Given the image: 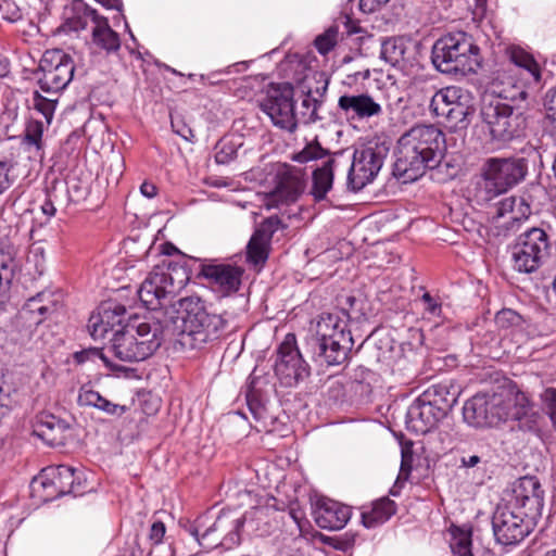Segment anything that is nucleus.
<instances>
[{
	"label": "nucleus",
	"instance_id": "27",
	"mask_svg": "<svg viewBox=\"0 0 556 556\" xmlns=\"http://www.w3.org/2000/svg\"><path fill=\"white\" fill-rule=\"evenodd\" d=\"M276 188L267 194L266 205L276 207L280 204L294 202L302 191L299 176H276Z\"/></svg>",
	"mask_w": 556,
	"mask_h": 556
},
{
	"label": "nucleus",
	"instance_id": "1",
	"mask_svg": "<svg viewBox=\"0 0 556 556\" xmlns=\"http://www.w3.org/2000/svg\"><path fill=\"white\" fill-rule=\"evenodd\" d=\"M464 420L472 427H489L501 421L515 420L523 431L540 428L541 415L529 396L515 386L502 387L497 392L477 393L463 407Z\"/></svg>",
	"mask_w": 556,
	"mask_h": 556
},
{
	"label": "nucleus",
	"instance_id": "59",
	"mask_svg": "<svg viewBox=\"0 0 556 556\" xmlns=\"http://www.w3.org/2000/svg\"><path fill=\"white\" fill-rule=\"evenodd\" d=\"M39 111L43 114L47 122L50 123L53 113H54V102L53 101H46V102H39L36 104Z\"/></svg>",
	"mask_w": 556,
	"mask_h": 556
},
{
	"label": "nucleus",
	"instance_id": "51",
	"mask_svg": "<svg viewBox=\"0 0 556 556\" xmlns=\"http://www.w3.org/2000/svg\"><path fill=\"white\" fill-rule=\"evenodd\" d=\"M313 177V186H312V194L316 200H321L325 198L326 193L332 187V178L333 176H312Z\"/></svg>",
	"mask_w": 556,
	"mask_h": 556
},
{
	"label": "nucleus",
	"instance_id": "3",
	"mask_svg": "<svg viewBox=\"0 0 556 556\" xmlns=\"http://www.w3.org/2000/svg\"><path fill=\"white\" fill-rule=\"evenodd\" d=\"M311 339L313 357L328 366L340 365L353 348V338L348 330V315L344 312L323 313L314 326Z\"/></svg>",
	"mask_w": 556,
	"mask_h": 556
},
{
	"label": "nucleus",
	"instance_id": "62",
	"mask_svg": "<svg viewBox=\"0 0 556 556\" xmlns=\"http://www.w3.org/2000/svg\"><path fill=\"white\" fill-rule=\"evenodd\" d=\"M204 182L208 186L216 187V188L229 186L227 177H224V176H205Z\"/></svg>",
	"mask_w": 556,
	"mask_h": 556
},
{
	"label": "nucleus",
	"instance_id": "58",
	"mask_svg": "<svg viewBox=\"0 0 556 556\" xmlns=\"http://www.w3.org/2000/svg\"><path fill=\"white\" fill-rule=\"evenodd\" d=\"M172 127L174 131L186 141H192L193 132L192 129L184 123L172 119Z\"/></svg>",
	"mask_w": 556,
	"mask_h": 556
},
{
	"label": "nucleus",
	"instance_id": "5",
	"mask_svg": "<svg viewBox=\"0 0 556 556\" xmlns=\"http://www.w3.org/2000/svg\"><path fill=\"white\" fill-rule=\"evenodd\" d=\"M510 63L498 71L491 83L493 99L511 100L525 99V83H539L541 68L533 56L517 46L506 49Z\"/></svg>",
	"mask_w": 556,
	"mask_h": 556
},
{
	"label": "nucleus",
	"instance_id": "6",
	"mask_svg": "<svg viewBox=\"0 0 556 556\" xmlns=\"http://www.w3.org/2000/svg\"><path fill=\"white\" fill-rule=\"evenodd\" d=\"M181 319L180 343L190 349H200L204 344L220 338L225 319L210 314L199 298H184L178 302Z\"/></svg>",
	"mask_w": 556,
	"mask_h": 556
},
{
	"label": "nucleus",
	"instance_id": "60",
	"mask_svg": "<svg viewBox=\"0 0 556 556\" xmlns=\"http://www.w3.org/2000/svg\"><path fill=\"white\" fill-rule=\"evenodd\" d=\"M53 198L55 197L51 192H48V199L40 206L41 212L48 217V219L54 216L56 211L54 207Z\"/></svg>",
	"mask_w": 556,
	"mask_h": 556
},
{
	"label": "nucleus",
	"instance_id": "39",
	"mask_svg": "<svg viewBox=\"0 0 556 556\" xmlns=\"http://www.w3.org/2000/svg\"><path fill=\"white\" fill-rule=\"evenodd\" d=\"M247 403L249 409L256 421L255 428L257 431H271V425L274 422V417L268 413V409L254 393L253 390H249L247 393Z\"/></svg>",
	"mask_w": 556,
	"mask_h": 556
},
{
	"label": "nucleus",
	"instance_id": "26",
	"mask_svg": "<svg viewBox=\"0 0 556 556\" xmlns=\"http://www.w3.org/2000/svg\"><path fill=\"white\" fill-rule=\"evenodd\" d=\"M525 176H479L476 182V198L488 202L517 185Z\"/></svg>",
	"mask_w": 556,
	"mask_h": 556
},
{
	"label": "nucleus",
	"instance_id": "36",
	"mask_svg": "<svg viewBox=\"0 0 556 556\" xmlns=\"http://www.w3.org/2000/svg\"><path fill=\"white\" fill-rule=\"evenodd\" d=\"M382 164L381 155L372 148L355 150L349 174H378Z\"/></svg>",
	"mask_w": 556,
	"mask_h": 556
},
{
	"label": "nucleus",
	"instance_id": "46",
	"mask_svg": "<svg viewBox=\"0 0 556 556\" xmlns=\"http://www.w3.org/2000/svg\"><path fill=\"white\" fill-rule=\"evenodd\" d=\"M52 184L54 187L63 184L67 188V193L72 201H80L88 193V187L81 185L80 176H66L65 180L54 179Z\"/></svg>",
	"mask_w": 556,
	"mask_h": 556
},
{
	"label": "nucleus",
	"instance_id": "41",
	"mask_svg": "<svg viewBox=\"0 0 556 556\" xmlns=\"http://www.w3.org/2000/svg\"><path fill=\"white\" fill-rule=\"evenodd\" d=\"M242 146L240 136L229 135L223 137L215 146V161L217 164H228L236 159L238 149Z\"/></svg>",
	"mask_w": 556,
	"mask_h": 556
},
{
	"label": "nucleus",
	"instance_id": "4",
	"mask_svg": "<svg viewBox=\"0 0 556 556\" xmlns=\"http://www.w3.org/2000/svg\"><path fill=\"white\" fill-rule=\"evenodd\" d=\"M243 523L244 517L237 511L222 510L217 515L205 513L193 521H186L182 527L204 549H231L240 543Z\"/></svg>",
	"mask_w": 556,
	"mask_h": 556
},
{
	"label": "nucleus",
	"instance_id": "30",
	"mask_svg": "<svg viewBox=\"0 0 556 556\" xmlns=\"http://www.w3.org/2000/svg\"><path fill=\"white\" fill-rule=\"evenodd\" d=\"M14 250L9 243H0V309L8 300V292L15 271Z\"/></svg>",
	"mask_w": 556,
	"mask_h": 556
},
{
	"label": "nucleus",
	"instance_id": "20",
	"mask_svg": "<svg viewBox=\"0 0 556 556\" xmlns=\"http://www.w3.org/2000/svg\"><path fill=\"white\" fill-rule=\"evenodd\" d=\"M242 269L230 264H203L200 275L218 296H227L239 290Z\"/></svg>",
	"mask_w": 556,
	"mask_h": 556
},
{
	"label": "nucleus",
	"instance_id": "37",
	"mask_svg": "<svg viewBox=\"0 0 556 556\" xmlns=\"http://www.w3.org/2000/svg\"><path fill=\"white\" fill-rule=\"evenodd\" d=\"M318 160H321V164L309 166L311 174H333L334 160L329 155L324 156V150L319 146L309 144L296 155V161L301 163Z\"/></svg>",
	"mask_w": 556,
	"mask_h": 556
},
{
	"label": "nucleus",
	"instance_id": "15",
	"mask_svg": "<svg viewBox=\"0 0 556 556\" xmlns=\"http://www.w3.org/2000/svg\"><path fill=\"white\" fill-rule=\"evenodd\" d=\"M480 115L495 140H510L518 132V115L514 114L510 105L500 99L484 98Z\"/></svg>",
	"mask_w": 556,
	"mask_h": 556
},
{
	"label": "nucleus",
	"instance_id": "48",
	"mask_svg": "<svg viewBox=\"0 0 556 556\" xmlns=\"http://www.w3.org/2000/svg\"><path fill=\"white\" fill-rule=\"evenodd\" d=\"M495 325L501 330H509L520 327L522 324L521 316L510 308H504L495 315Z\"/></svg>",
	"mask_w": 556,
	"mask_h": 556
},
{
	"label": "nucleus",
	"instance_id": "47",
	"mask_svg": "<svg viewBox=\"0 0 556 556\" xmlns=\"http://www.w3.org/2000/svg\"><path fill=\"white\" fill-rule=\"evenodd\" d=\"M43 134V124L40 121H30L25 129L24 144L34 148L36 151L41 149Z\"/></svg>",
	"mask_w": 556,
	"mask_h": 556
},
{
	"label": "nucleus",
	"instance_id": "56",
	"mask_svg": "<svg viewBox=\"0 0 556 556\" xmlns=\"http://www.w3.org/2000/svg\"><path fill=\"white\" fill-rule=\"evenodd\" d=\"M375 176H346V188L352 192L361 191L374 181Z\"/></svg>",
	"mask_w": 556,
	"mask_h": 556
},
{
	"label": "nucleus",
	"instance_id": "53",
	"mask_svg": "<svg viewBox=\"0 0 556 556\" xmlns=\"http://www.w3.org/2000/svg\"><path fill=\"white\" fill-rule=\"evenodd\" d=\"M165 533H166V527H165L164 522L161 520H157V519L153 520V522L151 523V527H150L149 535H148L150 544L152 546H157L161 543H163Z\"/></svg>",
	"mask_w": 556,
	"mask_h": 556
},
{
	"label": "nucleus",
	"instance_id": "16",
	"mask_svg": "<svg viewBox=\"0 0 556 556\" xmlns=\"http://www.w3.org/2000/svg\"><path fill=\"white\" fill-rule=\"evenodd\" d=\"M275 374L285 387H293L309 375L293 333H288L278 348Z\"/></svg>",
	"mask_w": 556,
	"mask_h": 556
},
{
	"label": "nucleus",
	"instance_id": "31",
	"mask_svg": "<svg viewBox=\"0 0 556 556\" xmlns=\"http://www.w3.org/2000/svg\"><path fill=\"white\" fill-rule=\"evenodd\" d=\"M380 58L394 67L404 68L409 59L407 42L402 37L382 40Z\"/></svg>",
	"mask_w": 556,
	"mask_h": 556
},
{
	"label": "nucleus",
	"instance_id": "2",
	"mask_svg": "<svg viewBox=\"0 0 556 556\" xmlns=\"http://www.w3.org/2000/svg\"><path fill=\"white\" fill-rule=\"evenodd\" d=\"M444 134L434 125L418 124L404 132L397 141L396 174H425L441 160Z\"/></svg>",
	"mask_w": 556,
	"mask_h": 556
},
{
	"label": "nucleus",
	"instance_id": "21",
	"mask_svg": "<svg viewBox=\"0 0 556 556\" xmlns=\"http://www.w3.org/2000/svg\"><path fill=\"white\" fill-rule=\"evenodd\" d=\"M430 395H419L409 405L406 413V427L416 434H426L445 418L443 410L427 401Z\"/></svg>",
	"mask_w": 556,
	"mask_h": 556
},
{
	"label": "nucleus",
	"instance_id": "19",
	"mask_svg": "<svg viewBox=\"0 0 556 556\" xmlns=\"http://www.w3.org/2000/svg\"><path fill=\"white\" fill-rule=\"evenodd\" d=\"M531 215V207L523 198L509 197L500 201L492 217L493 231L506 237L519 228Z\"/></svg>",
	"mask_w": 556,
	"mask_h": 556
},
{
	"label": "nucleus",
	"instance_id": "24",
	"mask_svg": "<svg viewBox=\"0 0 556 556\" xmlns=\"http://www.w3.org/2000/svg\"><path fill=\"white\" fill-rule=\"evenodd\" d=\"M125 308L121 305H103L93 312L88 320V331L93 340H103L110 332L115 333L122 326Z\"/></svg>",
	"mask_w": 556,
	"mask_h": 556
},
{
	"label": "nucleus",
	"instance_id": "14",
	"mask_svg": "<svg viewBox=\"0 0 556 556\" xmlns=\"http://www.w3.org/2000/svg\"><path fill=\"white\" fill-rule=\"evenodd\" d=\"M536 526V521L505 505L497 507L492 518L494 538L502 545L520 543Z\"/></svg>",
	"mask_w": 556,
	"mask_h": 556
},
{
	"label": "nucleus",
	"instance_id": "25",
	"mask_svg": "<svg viewBox=\"0 0 556 556\" xmlns=\"http://www.w3.org/2000/svg\"><path fill=\"white\" fill-rule=\"evenodd\" d=\"M68 431L70 425L52 414L39 415L34 427V434L51 446L63 445Z\"/></svg>",
	"mask_w": 556,
	"mask_h": 556
},
{
	"label": "nucleus",
	"instance_id": "43",
	"mask_svg": "<svg viewBox=\"0 0 556 556\" xmlns=\"http://www.w3.org/2000/svg\"><path fill=\"white\" fill-rule=\"evenodd\" d=\"M268 242L252 236L248 243L247 258L254 265L264 264L268 257Z\"/></svg>",
	"mask_w": 556,
	"mask_h": 556
},
{
	"label": "nucleus",
	"instance_id": "45",
	"mask_svg": "<svg viewBox=\"0 0 556 556\" xmlns=\"http://www.w3.org/2000/svg\"><path fill=\"white\" fill-rule=\"evenodd\" d=\"M339 28L338 26H330L323 34L318 35L314 40L316 50L326 55L329 53L338 43Z\"/></svg>",
	"mask_w": 556,
	"mask_h": 556
},
{
	"label": "nucleus",
	"instance_id": "52",
	"mask_svg": "<svg viewBox=\"0 0 556 556\" xmlns=\"http://www.w3.org/2000/svg\"><path fill=\"white\" fill-rule=\"evenodd\" d=\"M544 409L546 410L549 419L556 430V389L547 388L541 395Z\"/></svg>",
	"mask_w": 556,
	"mask_h": 556
},
{
	"label": "nucleus",
	"instance_id": "61",
	"mask_svg": "<svg viewBox=\"0 0 556 556\" xmlns=\"http://www.w3.org/2000/svg\"><path fill=\"white\" fill-rule=\"evenodd\" d=\"M383 2H378L377 0H359L358 7L359 10L364 13H372L375 12Z\"/></svg>",
	"mask_w": 556,
	"mask_h": 556
},
{
	"label": "nucleus",
	"instance_id": "22",
	"mask_svg": "<svg viewBox=\"0 0 556 556\" xmlns=\"http://www.w3.org/2000/svg\"><path fill=\"white\" fill-rule=\"evenodd\" d=\"M338 108L349 121H369L382 114V105L369 93L342 94Z\"/></svg>",
	"mask_w": 556,
	"mask_h": 556
},
{
	"label": "nucleus",
	"instance_id": "12",
	"mask_svg": "<svg viewBox=\"0 0 556 556\" xmlns=\"http://www.w3.org/2000/svg\"><path fill=\"white\" fill-rule=\"evenodd\" d=\"M549 254L546 232L541 228H531L520 235L515 245L514 266L520 273L535 271Z\"/></svg>",
	"mask_w": 556,
	"mask_h": 556
},
{
	"label": "nucleus",
	"instance_id": "42",
	"mask_svg": "<svg viewBox=\"0 0 556 556\" xmlns=\"http://www.w3.org/2000/svg\"><path fill=\"white\" fill-rule=\"evenodd\" d=\"M544 130L556 139V87L547 91L544 99Z\"/></svg>",
	"mask_w": 556,
	"mask_h": 556
},
{
	"label": "nucleus",
	"instance_id": "32",
	"mask_svg": "<svg viewBox=\"0 0 556 556\" xmlns=\"http://www.w3.org/2000/svg\"><path fill=\"white\" fill-rule=\"evenodd\" d=\"M97 21L91 29L92 43L106 53L118 51L121 47L118 34L110 27L106 17L101 16Z\"/></svg>",
	"mask_w": 556,
	"mask_h": 556
},
{
	"label": "nucleus",
	"instance_id": "8",
	"mask_svg": "<svg viewBox=\"0 0 556 556\" xmlns=\"http://www.w3.org/2000/svg\"><path fill=\"white\" fill-rule=\"evenodd\" d=\"M162 343L161 325L135 320L113 334L110 352L123 362H140L151 356Z\"/></svg>",
	"mask_w": 556,
	"mask_h": 556
},
{
	"label": "nucleus",
	"instance_id": "49",
	"mask_svg": "<svg viewBox=\"0 0 556 556\" xmlns=\"http://www.w3.org/2000/svg\"><path fill=\"white\" fill-rule=\"evenodd\" d=\"M281 222L277 216L266 218L253 233L254 237L270 243L273 235L280 228Z\"/></svg>",
	"mask_w": 556,
	"mask_h": 556
},
{
	"label": "nucleus",
	"instance_id": "13",
	"mask_svg": "<svg viewBox=\"0 0 556 556\" xmlns=\"http://www.w3.org/2000/svg\"><path fill=\"white\" fill-rule=\"evenodd\" d=\"M72 59L62 50H48L43 53L38 74V85L43 92L56 93L63 90L74 75Z\"/></svg>",
	"mask_w": 556,
	"mask_h": 556
},
{
	"label": "nucleus",
	"instance_id": "18",
	"mask_svg": "<svg viewBox=\"0 0 556 556\" xmlns=\"http://www.w3.org/2000/svg\"><path fill=\"white\" fill-rule=\"evenodd\" d=\"M75 469L66 466H51L41 470L31 482V489L38 492L42 489L46 500H52L75 492Z\"/></svg>",
	"mask_w": 556,
	"mask_h": 556
},
{
	"label": "nucleus",
	"instance_id": "28",
	"mask_svg": "<svg viewBox=\"0 0 556 556\" xmlns=\"http://www.w3.org/2000/svg\"><path fill=\"white\" fill-rule=\"evenodd\" d=\"M56 308V302L51 292H39L28 299L24 304L21 314L34 324H40L47 316Z\"/></svg>",
	"mask_w": 556,
	"mask_h": 556
},
{
	"label": "nucleus",
	"instance_id": "50",
	"mask_svg": "<svg viewBox=\"0 0 556 556\" xmlns=\"http://www.w3.org/2000/svg\"><path fill=\"white\" fill-rule=\"evenodd\" d=\"M78 153L75 154H68L66 148H62V150L59 152V154L55 156L54 164L52 166L53 172H65L70 170L73 172L74 165L77 161Z\"/></svg>",
	"mask_w": 556,
	"mask_h": 556
},
{
	"label": "nucleus",
	"instance_id": "34",
	"mask_svg": "<svg viewBox=\"0 0 556 556\" xmlns=\"http://www.w3.org/2000/svg\"><path fill=\"white\" fill-rule=\"evenodd\" d=\"M395 510V503L388 497H382L374 502L369 509L362 511V522L368 529L376 528L389 520Z\"/></svg>",
	"mask_w": 556,
	"mask_h": 556
},
{
	"label": "nucleus",
	"instance_id": "63",
	"mask_svg": "<svg viewBox=\"0 0 556 556\" xmlns=\"http://www.w3.org/2000/svg\"><path fill=\"white\" fill-rule=\"evenodd\" d=\"M156 186L150 181H143L140 186V192L148 199L153 198L156 194Z\"/></svg>",
	"mask_w": 556,
	"mask_h": 556
},
{
	"label": "nucleus",
	"instance_id": "7",
	"mask_svg": "<svg viewBox=\"0 0 556 556\" xmlns=\"http://www.w3.org/2000/svg\"><path fill=\"white\" fill-rule=\"evenodd\" d=\"M422 100L428 102L430 114L443 118L454 129H465L475 113V98L468 90L458 86H448L435 90L427 86H415Z\"/></svg>",
	"mask_w": 556,
	"mask_h": 556
},
{
	"label": "nucleus",
	"instance_id": "11",
	"mask_svg": "<svg viewBox=\"0 0 556 556\" xmlns=\"http://www.w3.org/2000/svg\"><path fill=\"white\" fill-rule=\"evenodd\" d=\"M293 96V87L289 83L271 84L260 104L261 110L276 127L290 132L294 131L298 125Z\"/></svg>",
	"mask_w": 556,
	"mask_h": 556
},
{
	"label": "nucleus",
	"instance_id": "10",
	"mask_svg": "<svg viewBox=\"0 0 556 556\" xmlns=\"http://www.w3.org/2000/svg\"><path fill=\"white\" fill-rule=\"evenodd\" d=\"M189 280L185 267L163 263L156 265L141 283L138 295L149 309H157L162 301L184 289Z\"/></svg>",
	"mask_w": 556,
	"mask_h": 556
},
{
	"label": "nucleus",
	"instance_id": "55",
	"mask_svg": "<svg viewBox=\"0 0 556 556\" xmlns=\"http://www.w3.org/2000/svg\"><path fill=\"white\" fill-rule=\"evenodd\" d=\"M421 301L424 303V308H425V312L430 316V317H439L441 315V312H442V305L441 303L432 298L428 292L424 293V295L421 296Z\"/></svg>",
	"mask_w": 556,
	"mask_h": 556
},
{
	"label": "nucleus",
	"instance_id": "23",
	"mask_svg": "<svg viewBox=\"0 0 556 556\" xmlns=\"http://www.w3.org/2000/svg\"><path fill=\"white\" fill-rule=\"evenodd\" d=\"M313 515L321 529L340 530L351 517V509L330 498L321 497L315 502Z\"/></svg>",
	"mask_w": 556,
	"mask_h": 556
},
{
	"label": "nucleus",
	"instance_id": "33",
	"mask_svg": "<svg viewBox=\"0 0 556 556\" xmlns=\"http://www.w3.org/2000/svg\"><path fill=\"white\" fill-rule=\"evenodd\" d=\"M73 11L74 15L68 17L63 25L64 31L78 33L86 29L89 25L92 28L97 24V20L102 16L83 1H76L73 5Z\"/></svg>",
	"mask_w": 556,
	"mask_h": 556
},
{
	"label": "nucleus",
	"instance_id": "35",
	"mask_svg": "<svg viewBox=\"0 0 556 556\" xmlns=\"http://www.w3.org/2000/svg\"><path fill=\"white\" fill-rule=\"evenodd\" d=\"M527 162L522 157H488L481 174H527Z\"/></svg>",
	"mask_w": 556,
	"mask_h": 556
},
{
	"label": "nucleus",
	"instance_id": "17",
	"mask_svg": "<svg viewBox=\"0 0 556 556\" xmlns=\"http://www.w3.org/2000/svg\"><path fill=\"white\" fill-rule=\"evenodd\" d=\"M506 505L538 522L544 506V491L539 479L532 476L518 479Z\"/></svg>",
	"mask_w": 556,
	"mask_h": 556
},
{
	"label": "nucleus",
	"instance_id": "38",
	"mask_svg": "<svg viewBox=\"0 0 556 556\" xmlns=\"http://www.w3.org/2000/svg\"><path fill=\"white\" fill-rule=\"evenodd\" d=\"M430 395L427 401L431 402L432 406H437L440 410H443V415L446 417L448 410L457 403V394L455 391H451V387L447 384H435L429 387L421 395Z\"/></svg>",
	"mask_w": 556,
	"mask_h": 556
},
{
	"label": "nucleus",
	"instance_id": "44",
	"mask_svg": "<svg viewBox=\"0 0 556 556\" xmlns=\"http://www.w3.org/2000/svg\"><path fill=\"white\" fill-rule=\"evenodd\" d=\"M321 103L311 92L306 93L302 99L301 106L303 110L299 113L298 123L309 124L319 119L318 109Z\"/></svg>",
	"mask_w": 556,
	"mask_h": 556
},
{
	"label": "nucleus",
	"instance_id": "64",
	"mask_svg": "<svg viewBox=\"0 0 556 556\" xmlns=\"http://www.w3.org/2000/svg\"><path fill=\"white\" fill-rule=\"evenodd\" d=\"M98 3H100L103 8L108 10H122V0H96Z\"/></svg>",
	"mask_w": 556,
	"mask_h": 556
},
{
	"label": "nucleus",
	"instance_id": "29",
	"mask_svg": "<svg viewBox=\"0 0 556 556\" xmlns=\"http://www.w3.org/2000/svg\"><path fill=\"white\" fill-rule=\"evenodd\" d=\"M77 402L80 406L94 407L114 417H121L127 412L126 406L112 403L87 386L80 388Z\"/></svg>",
	"mask_w": 556,
	"mask_h": 556
},
{
	"label": "nucleus",
	"instance_id": "40",
	"mask_svg": "<svg viewBox=\"0 0 556 556\" xmlns=\"http://www.w3.org/2000/svg\"><path fill=\"white\" fill-rule=\"evenodd\" d=\"M450 534V547L454 556H473L470 528L452 526Z\"/></svg>",
	"mask_w": 556,
	"mask_h": 556
},
{
	"label": "nucleus",
	"instance_id": "9",
	"mask_svg": "<svg viewBox=\"0 0 556 556\" xmlns=\"http://www.w3.org/2000/svg\"><path fill=\"white\" fill-rule=\"evenodd\" d=\"M432 62L442 73L476 72L480 65L479 48L467 33H450L433 45Z\"/></svg>",
	"mask_w": 556,
	"mask_h": 556
},
{
	"label": "nucleus",
	"instance_id": "57",
	"mask_svg": "<svg viewBox=\"0 0 556 556\" xmlns=\"http://www.w3.org/2000/svg\"><path fill=\"white\" fill-rule=\"evenodd\" d=\"M410 463H412L410 452L402 448V462H401V469H400L397 480H401V479L407 480V478L410 473V469H412Z\"/></svg>",
	"mask_w": 556,
	"mask_h": 556
},
{
	"label": "nucleus",
	"instance_id": "54",
	"mask_svg": "<svg viewBox=\"0 0 556 556\" xmlns=\"http://www.w3.org/2000/svg\"><path fill=\"white\" fill-rule=\"evenodd\" d=\"M74 358L77 363H85L87 361H93L96 358L102 359L108 366H110V363L108 361L106 355L103 353L100 349H88L80 352H76L74 355Z\"/></svg>",
	"mask_w": 556,
	"mask_h": 556
}]
</instances>
